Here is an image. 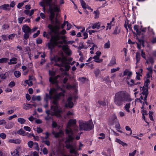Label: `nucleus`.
Masks as SVG:
<instances>
[{
    "mask_svg": "<svg viewBox=\"0 0 156 156\" xmlns=\"http://www.w3.org/2000/svg\"><path fill=\"white\" fill-rule=\"evenodd\" d=\"M9 59L7 58H2L0 59V63H4L6 62Z\"/></svg>",
    "mask_w": 156,
    "mask_h": 156,
    "instance_id": "2f4dec72",
    "label": "nucleus"
},
{
    "mask_svg": "<svg viewBox=\"0 0 156 156\" xmlns=\"http://www.w3.org/2000/svg\"><path fill=\"white\" fill-rule=\"evenodd\" d=\"M50 115H47V116L45 117V119L46 120H48L52 119V116H51V115L50 116Z\"/></svg>",
    "mask_w": 156,
    "mask_h": 156,
    "instance_id": "680f3d73",
    "label": "nucleus"
},
{
    "mask_svg": "<svg viewBox=\"0 0 156 156\" xmlns=\"http://www.w3.org/2000/svg\"><path fill=\"white\" fill-rule=\"evenodd\" d=\"M110 44L109 41L108 40L107 42L104 45V48H110Z\"/></svg>",
    "mask_w": 156,
    "mask_h": 156,
    "instance_id": "72a5a7b5",
    "label": "nucleus"
},
{
    "mask_svg": "<svg viewBox=\"0 0 156 156\" xmlns=\"http://www.w3.org/2000/svg\"><path fill=\"white\" fill-rule=\"evenodd\" d=\"M83 44V42H80V45L81 44V46H80L78 47V49L81 50V49L83 48H87V47H84V45Z\"/></svg>",
    "mask_w": 156,
    "mask_h": 156,
    "instance_id": "58836bf2",
    "label": "nucleus"
},
{
    "mask_svg": "<svg viewBox=\"0 0 156 156\" xmlns=\"http://www.w3.org/2000/svg\"><path fill=\"white\" fill-rule=\"evenodd\" d=\"M30 34V33H25V34L23 35V37L24 39L25 40H27V39L29 38V35Z\"/></svg>",
    "mask_w": 156,
    "mask_h": 156,
    "instance_id": "49530a36",
    "label": "nucleus"
},
{
    "mask_svg": "<svg viewBox=\"0 0 156 156\" xmlns=\"http://www.w3.org/2000/svg\"><path fill=\"white\" fill-rule=\"evenodd\" d=\"M120 29L118 26L116 27L114 32L112 33L113 34L116 35L120 33Z\"/></svg>",
    "mask_w": 156,
    "mask_h": 156,
    "instance_id": "5701e85b",
    "label": "nucleus"
},
{
    "mask_svg": "<svg viewBox=\"0 0 156 156\" xmlns=\"http://www.w3.org/2000/svg\"><path fill=\"white\" fill-rule=\"evenodd\" d=\"M15 76L17 78L19 77L21 75V73L19 71H15L14 73Z\"/></svg>",
    "mask_w": 156,
    "mask_h": 156,
    "instance_id": "473e14b6",
    "label": "nucleus"
},
{
    "mask_svg": "<svg viewBox=\"0 0 156 156\" xmlns=\"http://www.w3.org/2000/svg\"><path fill=\"white\" fill-rule=\"evenodd\" d=\"M59 11H55V14L56 15V17L55 18V23L56 24L59 25L60 23L58 21V20L57 19V17L58 15V12Z\"/></svg>",
    "mask_w": 156,
    "mask_h": 156,
    "instance_id": "7c9ffc66",
    "label": "nucleus"
},
{
    "mask_svg": "<svg viewBox=\"0 0 156 156\" xmlns=\"http://www.w3.org/2000/svg\"><path fill=\"white\" fill-rule=\"evenodd\" d=\"M46 4L48 6V10H59V5H57L55 3H52V0H45Z\"/></svg>",
    "mask_w": 156,
    "mask_h": 156,
    "instance_id": "423d86ee",
    "label": "nucleus"
},
{
    "mask_svg": "<svg viewBox=\"0 0 156 156\" xmlns=\"http://www.w3.org/2000/svg\"><path fill=\"white\" fill-rule=\"evenodd\" d=\"M140 39L138 38L139 42L141 44H142V45L144 47V39L145 38V35L143 33H142L141 34H140Z\"/></svg>",
    "mask_w": 156,
    "mask_h": 156,
    "instance_id": "ddd939ff",
    "label": "nucleus"
},
{
    "mask_svg": "<svg viewBox=\"0 0 156 156\" xmlns=\"http://www.w3.org/2000/svg\"><path fill=\"white\" fill-rule=\"evenodd\" d=\"M6 73H5L4 74H2L0 75V77L2 79H5L6 78Z\"/></svg>",
    "mask_w": 156,
    "mask_h": 156,
    "instance_id": "864d4df0",
    "label": "nucleus"
},
{
    "mask_svg": "<svg viewBox=\"0 0 156 156\" xmlns=\"http://www.w3.org/2000/svg\"><path fill=\"white\" fill-rule=\"evenodd\" d=\"M15 5V2L14 1L12 2L10 5L9 4H4L0 6V9H3L6 10L9 9V7H13Z\"/></svg>",
    "mask_w": 156,
    "mask_h": 156,
    "instance_id": "1a4fd4ad",
    "label": "nucleus"
},
{
    "mask_svg": "<svg viewBox=\"0 0 156 156\" xmlns=\"http://www.w3.org/2000/svg\"><path fill=\"white\" fill-rule=\"evenodd\" d=\"M25 18L24 17H20V18H18V22L19 23L21 24L22 23V22L23 20Z\"/></svg>",
    "mask_w": 156,
    "mask_h": 156,
    "instance_id": "052dcab7",
    "label": "nucleus"
},
{
    "mask_svg": "<svg viewBox=\"0 0 156 156\" xmlns=\"http://www.w3.org/2000/svg\"><path fill=\"white\" fill-rule=\"evenodd\" d=\"M17 60V58L14 57L10 59V62H8V64L9 65L16 64L17 63L16 61Z\"/></svg>",
    "mask_w": 156,
    "mask_h": 156,
    "instance_id": "412c9836",
    "label": "nucleus"
},
{
    "mask_svg": "<svg viewBox=\"0 0 156 156\" xmlns=\"http://www.w3.org/2000/svg\"><path fill=\"white\" fill-rule=\"evenodd\" d=\"M60 10H48V13L49 15V17L50 21L52 23L54 24V21L53 19L54 18L55 15V11H59Z\"/></svg>",
    "mask_w": 156,
    "mask_h": 156,
    "instance_id": "6e6552de",
    "label": "nucleus"
},
{
    "mask_svg": "<svg viewBox=\"0 0 156 156\" xmlns=\"http://www.w3.org/2000/svg\"><path fill=\"white\" fill-rule=\"evenodd\" d=\"M130 82L131 83H130L129 82L127 81V83L129 85L130 87H132L133 86H134L135 85V83H135V82L134 80L133 79H131L130 80Z\"/></svg>",
    "mask_w": 156,
    "mask_h": 156,
    "instance_id": "c756f323",
    "label": "nucleus"
},
{
    "mask_svg": "<svg viewBox=\"0 0 156 156\" xmlns=\"http://www.w3.org/2000/svg\"><path fill=\"white\" fill-rule=\"evenodd\" d=\"M27 144L29 147H30V148H31L33 147L34 143L32 141H30L29 142H28Z\"/></svg>",
    "mask_w": 156,
    "mask_h": 156,
    "instance_id": "a18cd8bd",
    "label": "nucleus"
},
{
    "mask_svg": "<svg viewBox=\"0 0 156 156\" xmlns=\"http://www.w3.org/2000/svg\"><path fill=\"white\" fill-rule=\"evenodd\" d=\"M63 67H65V70L66 71H68L70 67V66L66 64L64 65V66Z\"/></svg>",
    "mask_w": 156,
    "mask_h": 156,
    "instance_id": "3c124183",
    "label": "nucleus"
},
{
    "mask_svg": "<svg viewBox=\"0 0 156 156\" xmlns=\"http://www.w3.org/2000/svg\"><path fill=\"white\" fill-rule=\"evenodd\" d=\"M136 63H138L140 60V54L138 53H136Z\"/></svg>",
    "mask_w": 156,
    "mask_h": 156,
    "instance_id": "e433bc0d",
    "label": "nucleus"
},
{
    "mask_svg": "<svg viewBox=\"0 0 156 156\" xmlns=\"http://www.w3.org/2000/svg\"><path fill=\"white\" fill-rule=\"evenodd\" d=\"M103 80L107 82L111 83V81H110L109 80V76H107L105 78H104Z\"/></svg>",
    "mask_w": 156,
    "mask_h": 156,
    "instance_id": "603ef678",
    "label": "nucleus"
},
{
    "mask_svg": "<svg viewBox=\"0 0 156 156\" xmlns=\"http://www.w3.org/2000/svg\"><path fill=\"white\" fill-rule=\"evenodd\" d=\"M9 142L13 143L16 144H19L21 142V140L19 139H9L8 141Z\"/></svg>",
    "mask_w": 156,
    "mask_h": 156,
    "instance_id": "f3484780",
    "label": "nucleus"
},
{
    "mask_svg": "<svg viewBox=\"0 0 156 156\" xmlns=\"http://www.w3.org/2000/svg\"><path fill=\"white\" fill-rule=\"evenodd\" d=\"M43 152L44 154H47L48 153V151L47 149L45 147L43 149Z\"/></svg>",
    "mask_w": 156,
    "mask_h": 156,
    "instance_id": "69168bd1",
    "label": "nucleus"
},
{
    "mask_svg": "<svg viewBox=\"0 0 156 156\" xmlns=\"http://www.w3.org/2000/svg\"><path fill=\"white\" fill-rule=\"evenodd\" d=\"M49 94V96L47 94H46V97L44 98V100L46 103H47L48 98L53 99L52 104L51 106V113H50L51 111L49 110H46V113L47 115H50L51 116L55 115L58 117H61V115L60 114L62 113V111L61 109L58 108V101L60 97L64 96L63 93L60 92L56 93L55 89L53 88L51 89Z\"/></svg>",
    "mask_w": 156,
    "mask_h": 156,
    "instance_id": "f257e3e1",
    "label": "nucleus"
},
{
    "mask_svg": "<svg viewBox=\"0 0 156 156\" xmlns=\"http://www.w3.org/2000/svg\"><path fill=\"white\" fill-rule=\"evenodd\" d=\"M130 103H128L126 104L124 107V108H125V110L128 112H130L129 108H130Z\"/></svg>",
    "mask_w": 156,
    "mask_h": 156,
    "instance_id": "cd10ccee",
    "label": "nucleus"
},
{
    "mask_svg": "<svg viewBox=\"0 0 156 156\" xmlns=\"http://www.w3.org/2000/svg\"><path fill=\"white\" fill-rule=\"evenodd\" d=\"M134 29L136 31L137 34L138 35H140V31L139 27L137 25H135L134 27Z\"/></svg>",
    "mask_w": 156,
    "mask_h": 156,
    "instance_id": "4be33fe9",
    "label": "nucleus"
},
{
    "mask_svg": "<svg viewBox=\"0 0 156 156\" xmlns=\"http://www.w3.org/2000/svg\"><path fill=\"white\" fill-rule=\"evenodd\" d=\"M41 142L44 143L45 144L47 145L48 146H49L50 145V143L48 140H44V139H42Z\"/></svg>",
    "mask_w": 156,
    "mask_h": 156,
    "instance_id": "c03bdc74",
    "label": "nucleus"
},
{
    "mask_svg": "<svg viewBox=\"0 0 156 156\" xmlns=\"http://www.w3.org/2000/svg\"><path fill=\"white\" fill-rule=\"evenodd\" d=\"M14 125L13 122H10L8 123L6 125L5 128L6 129H9L12 128Z\"/></svg>",
    "mask_w": 156,
    "mask_h": 156,
    "instance_id": "6ab92c4d",
    "label": "nucleus"
},
{
    "mask_svg": "<svg viewBox=\"0 0 156 156\" xmlns=\"http://www.w3.org/2000/svg\"><path fill=\"white\" fill-rule=\"evenodd\" d=\"M119 67H117L116 69H111V73H113L116 72V71L119 70Z\"/></svg>",
    "mask_w": 156,
    "mask_h": 156,
    "instance_id": "09e8293b",
    "label": "nucleus"
},
{
    "mask_svg": "<svg viewBox=\"0 0 156 156\" xmlns=\"http://www.w3.org/2000/svg\"><path fill=\"white\" fill-rule=\"evenodd\" d=\"M54 61L55 62L61 61V58L60 57H54L53 59Z\"/></svg>",
    "mask_w": 156,
    "mask_h": 156,
    "instance_id": "37998d69",
    "label": "nucleus"
},
{
    "mask_svg": "<svg viewBox=\"0 0 156 156\" xmlns=\"http://www.w3.org/2000/svg\"><path fill=\"white\" fill-rule=\"evenodd\" d=\"M115 64H116L115 59V58H113L109 63V65L111 66Z\"/></svg>",
    "mask_w": 156,
    "mask_h": 156,
    "instance_id": "4c0bfd02",
    "label": "nucleus"
},
{
    "mask_svg": "<svg viewBox=\"0 0 156 156\" xmlns=\"http://www.w3.org/2000/svg\"><path fill=\"white\" fill-rule=\"evenodd\" d=\"M0 137L3 139H5L6 137V134L4 133H2L0 134Z\"/></svg>",
    "mask_w": 156,
    "mask_h": 156,
    "instance_id": "bf43d9fd",
    "label": "nucleus"
},
{
    "mask_svg": "<svg viewBox=\"0 0 156 156\" xmlns=\"http://www.w3.org/2000/svg\"><path fill=\"white\" fill-rule=\"evenodd\" d=\"M148 60L150 63L152 65L154 63V60L152 57H150L148 58Z\"/></svg>",
    "mask_w": 156,
    "mask_h": 156,
    "instance_id": "5fc2aeb1",
    "label": "nucleus"
},
{
    "mask_svg": "<svg viewBox=\"0 0 156 156\" xmlns=\"http://www.w3.org/2000/svg\"><path fill=\"white\" fill-rule=\"evenodd\" d=\"M46 5L48 6L47 5L46 3V2H45V3L44 2H41L40 3V5L43 7V10H46L45 9V5Z\"/></svg>",
    "mask_w": 156,
    "mask_h": 156,
    "instance_id": "a19ab883",
    "label": "nucleus"
},
{
    "mask_svg": "<svg viewBox=\"0 0 156 156\" xmlns=\"http://www.w3.org/2000/svg\"><path fill=\"white\" fill-rule=\"evenodd\" d=\"M72 98L70 97L68 98L66 103L65 105V107L66 108L69 107L72 108L73 107V103L71 101Z\"/></svg>",
    "mask_w": 156,
    "mask_h": 156,
    "instance_id": "9d476101",
    "label": "nucleus"
},
{
    "mask_svg": "<svg viewBox=\"0 0 156 156\" xmlns=\"http://www.w3.org/2000/svg\"><path fill=\"white\" fill-rule=\"evenodd\" d=\"M76 122V120L72 119L70 120L67 126V128L66 129V133L67 135V136L66 138L65 143L66 147L67 149H70L69 152L70 153H73L75 155H77L78 154L76 151V146L75 144H73L71 143L75 138L71 127L73 126L75 127Z\"/></svg>",
    "mask_w": 156,
    "mask_h": 156,
    "instance_id": "f03ea898",
    "label": "nucleus"
},
{
    "mask_svg": "<svg viewBox=\"0 0 156 156\" xmlns=\"http://www.w3.org/2000/svg\"><path fill=\"white\" fill-rule=\"evenodd\" d=\"M25 132L22 129H21L17 131V133L19 134H23V136L25 135L24 134Z\"/></svg>",
    "mask_w": 156,
    "mask_h": 156,
    "instance_id": "c9c22d12",
    "label": "nucleus"
},
{
    "mask_svg": "<svg viewBox=\"0 0 156 156\" xmlns=\"http://www.w3.org/2000/svg\"><path fill=\"white\" fill-rule=\"evenodd\" d=\"M34 10H31V12L30 10H24V13L30 16H31L34 13Z\"/></svg>",
    "mask_w": 156,
    "mask_h": 156,
    "instance_id": "a878e982",
    "label": "nucleus"
},
{
    "mask_svg": "<svg viewBox=\"0 0 156 156\" xmlns=\"http://www.w3.org/2000/svg\"><path fill=\"white\" fill-rule=\"evenodd\" d=\"M150 80L148 79H147L145 81L144 85L143 87H142V90L148 89V83H150Z\"/></svg>",
    "mask_w": 156,
    "mask_h": 156,
    "instance_id": "dca6fc26",
    "label": "nucleus"
},
{
    "mask_svg": "<svg viewBox=\"0 0 156 156\" xmlns=\"http://www.w3.org/2000/svg\"><path fill=\"white\" fill-rule=\"evenodd\" d=\"M100 137H98V138L100 139H103L104 138L105 135L104 133H101L99 134Z\"/></svg>",
    "mask_w": 156,
    "mask_h": 156,
    "instance_id": "4d7b16f0",
    "label": "nucleus"
},
{
    "mask_svg": "<svg viewBox=\"0 0 156 156\" xmlns=\"http://www.w3.org/2000/svg\"><path fill=\"white\" fill-rule=\"evenodd\" d=\"M18 121L20 124H22L24 123L25 122L26 120L23 118H20L18 119Z\"/></svg>",
    "mask_w": 156,
    "mask_h": 156,
    "instance_id": "f704fd0d",
    "label": "nucleus"
},
{
    "mask_svg": "<svg viewBox=\"0 0 156 156\" xmlns=\"http://www.w3.org/2000/svg\"><path fill=\"white\" fill-rule=\"evenodd\" d=\"M32 100L33 101H35L36 100L40 101L41 100V97L40 96H35L34 95L32 97Z\"/></svg>",
    "mask_w": 156,
    "mask_h": 156,
    "instance_id": "393cba45",
    "label": "nucleus"
},
{
    "mask_svg": "<svg viewBox=\"0 0 156 156\" xmlns=\"http://www.w3.org/2000/svg\"><path fill=\"white\" fill-rule=\"evenodd\" d=\"M63 134V132L62 130H60L59 132L56 133L54 136L56 138L61 137Z\"/></svg>",
    "mask_w": 156,
    "mask_h": 156,
    "instance_id": "aec40b11",
    "label": "nucleus"
},
{
    "mask_svg": "<svg viewBox=\"0 0 156 156\" xmlns=\"http://www.w3.org/2000/svg\"><path fill=\"white\" fill-rule=\"evenodd\" d=\"M93 13L94 15L95 19H97L99 17L100 12L98 10H94Z\"/></svg>",
    "mask_w": 156,
    "mask_h": 156,
    "instance_id": "b1692460",
    "label": "nucleus"
},
{
    "mask_svg": "<svg viewBox=\"0 0 156 156\" xmlns=\"http://www.w3.org/2000/svg\"><path fill=\"white\" fill-rule=\"evenodd\" d=\"M15 85V83L13 81H11L9 84V86L11 87H12Z\"/></svg>",
    "mask_w": 156,
    "mask_h": 156,
    "instance_id": "e2e57ef3",
    "label": "nucleus"
},
{
    "mask_svg": "<svg viewBox=\"0 0 156 156\" xmlns=\"http://www.w3.org/2000/svg\"><path fill=\"white\" fill-rule=\"evenodd\" d=\"M48 27L50 30L48 33L51 36L50 42L48 43V48L52 51L55 46L58 44H62L63 43L62 41H58L61 38L59 35L58 27L57 26L53 27L50 24L48 25Z\"/></svg>",
    "mask_w": 156,
    "mask_h": 156,
    "instance_id": "7ed1b4c3",
    "label": "nucleus"
},
{
    "mask_svg": "<svg viewBox=\"0 0 156 156\" xmlns=\"http://www.w3.org/2000/svg\"><path fill=\"white\" fill-rule=\"evenodd\" d=\"M132 100L130 95L124 91H120L116 93L115 96L114 102L117 106L122 105L125 101H130Z\"/></svg>",
    "mask_w": 156,
    "mask_h": 156,
    "instance_id": "20e7f679",
    "label": "nucleus"
},
{
    "mask_svg": "<svg viewBox=\"0 0 156 156\" xmlns=\"http://www.w3.org/2000/svg\"><path fill=\"white\" fill-rule=\"evenodd\" d=\"M40 32L39 30H38L37 32L35 34H34L33 36V37L34 38H35L37 36H38L40 34Z\"/></svg>",
    "mask_w": 156,
    "mask_h": 156,
    "instance_id": "0e129e2a",
    "label": "nucleus"
},
{
    "mask_svg": "<svg viewBox=\"0 0 156 156\" xmlns=\"http://www.w3.org/2000/svg\"><path fill=\"white\" fill-rule=\"evenodd\" d=\"M66 88L67 89H70L72 88V86L69 83L66 84Z\"/></svg>",
    "mask_w": 156,
    "mask_h": 156,
    "instance_id": "338daca9",
    "label": "nucleus"
},
{
    "mask_svg": "<svg viewBox=\"0 0 156 156\" xmlns=\"http://www.w3.org/2000/svg\"><path fill=\"white\" fill-rule=\"evenodd\" d=\"M80 1L82 7L83 9H89L93 10L92 9H91L90 7L86 4L83 0H80Z\"/></svg>",
    "mask_w": 156,
    "mask_h": 156,
    "instance_id": "f8f14e48",
    "label": "nucleus"
},
{
    "mask_svg": "<svg viewBox=\"0 0 156 156\" xmlns=\"http://www.w3.org/2000/svg\"><path fill=\"white\" fill-rule=\"evenodd\" d=\"M32 108V105L30 104H25L23 105V108L26 110Z\"/></svg>",
    "mask_w": 156,
    "mask_h": 156,
    "instance_id": "a211bd4d",
    "label": "nucleus"
},
{
    "mask_svg": "<svg viewBox=\"0 0 156 156\" xmlns=\"http://www.w3.org/2000/svg\"><path fill=\"white\" fill-rule=\"evenodd\" d=\"M79 129L85 131H88L94 128V125L91 120L84 121L82 120L79 121Z\"/></svg>",
    "mask_w": 156,
    "mask_h": 156,
    "instance_id": "39448f33",
    "label": "nucleus"
},
{
    "mask_svg": "<svg viewBox=\"0 0 156 156\" xmlns=\"http://www.w3.org/2000/svg\"><path fill=\"white\" fill-rule=\"evenodd\" d=\"M22 30L23 32L25 33H31V30L30 28L27 25H23L22 28Z\"/></svg>",
    "mask_w": 156,
    "mask_h": 156,
    "instance_id": "9b49d317",
    "label": "nucleus"
},
{
    "mask_svg": "<svg viewBox=\"0 0 156 156\" xmlns=\"http://www.w3.org/2000/svg\"><path fill=\"white\" fill-rule=\"evenodd\" d=\"M117 117L115 115H113L112 116L111 118V120L112 121H114L116 119Z\"/></svg>",
    "mask_w": 156,
    "mask_h": 156,
    "instance_id": "13d9d810",
    "label": "nucleus"
},
{
    "mask_svg": "<svg viewBox=\"0 0 156 156\" xmlns=\"http://www.w3.org/2000/svg\"><path fill=\"white\" fill-rule=\"evenodd\" d=\"M60 77L59 75L53 77H50L49 79V82L52 84L55 85L56 88L58 89L60 88L58 85V81L57 80V79Z\"/></svg>",
    "mask_w": 156,
    "mask_h": 156,
    "instance_id": "0eeeda50",
    "label": "nucleus"
},
{
    "mask_svg": "<svg viewBox=\"0 0 156 156\" xmlns=\"http://www.w3.org/2000/svg\"><path fill=\"white\" fill-rule=\"evenodd\" d=\"M100 72V70L99 69H96L94 71V73L96 76H98Z\"/></svg>",
    "mask_w": 156,
    "mask_h": 156,
    "instance_id": "6e6d98bb",
    "label": "nucleus"
},
{
    "mask_svg": "<svg viewBox=\"0 0 156 156\" xmlns=\"http://www.w3.org/2000/svg\"><path fill=\"white\" fill-rule=\"evenodd\" d=\"M79 79L80 81L81 82H83L86 80V78L85 77H82L81 78H79Z\"/></svg>",
    "mask_w": 156,
    "mask_h": 156,
    "instance_id": "774afa93",
    "label": "nucleus"
},
{
    "mask_svg": "<svg viewBox=\"0 0 156 156\" xmlns=\"http://www.w3.org/2000/svg\"><path fill=\"white\" fill-rule=\"evenodd\" d=\"M67 61V58L64 56L62 57V58H61V63L63 64V65L67 64L66 61Z\"/></svg>",
    "mask_w": 156,
    "mask_h": 156,
    "instance_id": "bb28decb",
    "label": "nucleus"
},
{
    "mask_svg": "<svg viewBox=\"0 0 156 156\" xmlns=\"http://www.w3.org/2000/svg\"><path fill=\"white\" fill-rule=\"evenodd\" d=\"M65 37L62 36L61 37V38L63 39V43H64L65 44H67L68 41L66 40L65 39Z\"/></svg>",
    "mask_w": 156,
    "mask_h": 156,
    "instance_id": "8fccbe9b",
    "label": "nucleus"
},
{
    "mask_svg": "<svg viewBox=\"0 0 156 156\" xmlns=\"http://www.w3.org/2000/svg\"><path fill=\"white\" fill-rule=\"evenodd\" d=\"M11 154L12 155V156H18V151L16 150L15 151L12 152Z\"/></svg>",
    "mask_w": 156,
    "mask_h": 156,
    "instance_id": "79ce46f5",
    "label": "nucleus"
},
{
    "mask_svg": "<svg viewBox=\"0 0 156 156\" xmlns=\"http://www.w3.org/2000/svg\"><path fill=\"white\" fill-rule=\"evenodd\" d=\"M34 148L35 150L39 151L38 145L37 143L35 142L34 143Z\"/></svg>",
    "mask_w": 156,
    "mask_h": 156,
    "instance_id": "de8ad7c7",
    "label": "nucleus"
},
{
    "mask_svg": "<svg viewBox=\"0 0 156 156\" xmlns=\"http://www.w3.org/2000/svg\"><path fill=\"white\" fill-rule=\"evenodd\" d=\"M100 27V23L99 22L93 24L92 27L93 29H99Z\"/></svg>",
    "mask_w": 156,
    "mask_h": 156,
    "instance_id": "2eb2a0df",
    "label": "nucleus"
},
{
    "mask_svg": "<svg viewBox=\"0 0 156 156\" xmlns=\"http://www.w3.org/2000/svg\"><path fill=\"white\" fill-rule=\"evenodd\" d=\"M65 22L67 24V28L66 29V30H69L71 28L72 25L70 24L69 23L68 21H65Z\"/></svg>",
    "mask_w": 156,
    "mask_h": 156,
    "instance_id": "ea45409f",
    "label": "nucleus"
},
{
    "mask_svg": "<svg viewBox=\"0 0 156 156\" xmlns=\"http://www.w3.org/2000/svg\"><path fill=\"white\" fill-rule=\"evenodd\" d=\"M98 103L101 105L103 106H105L107 104L105 100L99 101H98Z\"/></svg>",
    "mask_w": 156,
    "mask_h": 156,
    "instance_id": "c85d7f7f",
    "label": "nucleus"
},
{
    "mask_svg": "<svg viewBox=\"0 0 156 156\" xmlns=\"http://www.w3.org/2000/svg\"><path fill=\"white\" fill-rule=\"evenodd\" d=\"M143 91L141 93V94L144 95H145V97L144 98V101H146L147 98L148 94V89H144L142 90Z\"/></svg>",
    "mask_w": 156,
    "mask_h": 156,
    "instance_id": "4468645a",
    "label": "nucleus"
}]
</instances>
